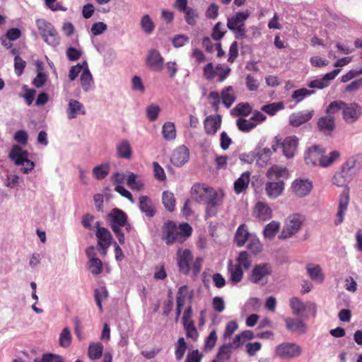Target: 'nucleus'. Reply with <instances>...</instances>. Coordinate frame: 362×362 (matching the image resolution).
I'll use <instances>...</instances> for the list:
<instances>
[{"mask_svg": "<svg viewBox=\"0 0 362 362\" xmlns=\"http://www.w3.org/2000/svg\"><path fill=\"white\" fill-rule=\"evenodd\" d=\"M217 70L211 62L206 64L203 68L204 77L207 80H213L216 76Z\"/></svg>", "mask_w": 362, "mask_h": 362, "instance_id": "680f3d73", "label": "nucleus"}, {"mask_svg": "<svg viewBox=\"0 0 362 362\" xmlns=\"http://www.w3.org/2000/svg\"><path fill=\"white\" fill-rule=\"evenodd\" d=\"M185 19L186 22L190 25L196 24V19L198 16L197 12L192 8H188L184 12Z\"/></svg>", "mask_w": 362, "mask_h": 362, "instance_id": "338daca9", "label": "nucleus"}, {"mask_svg": "<svg viewBox=\"0 0 362 362\" xmlns=\"http://www.w3.org/2000/svg\"><path fill=\"white\" fill-rule=\"evenodd\" d=\"M310 309L296 298V332L304 334L307 331L305 322L309 318Z\"/></svg>", "mask_w": 362, "mask_h": 362, "instance_id": "0eeeda50", "label": "nucleus"}, {"mask_svg": "<svg viewBox=\"0 0 362 362\" xmlns=\"http://www.w3.org/2000/svg\"><path fill=\"white\" fill-rule=\"evenodd\" d=\"M314 113V110H305L296 113V127L310 121Z\"/></svg>", "mask_w": 362, "mask_h": 362, "instance_id": "49530a36", "label": "nucleus"}, {"mask_svg": "<svg viewBox=\"0 0 362 362\" xmlns=\"http://www.w3.org/2000/svg\"><path fill=\"white\" fill-rule=\"evenodd\" d=\"M238 115L247 116L252 112V107L248 103H239L234 108Z\"/></svg>", "mask_w": 362, "mask_h": 362, "instance_id": "774afa93", "label": "nucleus"}, {"mask_svg": "<svg viewBox=\"0 0 362 362\" xmlns=\"http://www.w3.org/2000/svg\"><path fill=\"white\" fill-rule=\"evenodd\" d=\"M325 149L317 145L310 147L305 153V160L308 165H317L326 168L333 163L337 159L340 154L338 151H332L329 156L325 155Z\"/></svg>", "mask_w": 362, "mask_h": 362, "instance_id": "f03ea898", "label": "nucleus"}, {"mask_svg": "<svg viewBox=\"0 0 362 362\" xmlns=\"http://www.w3.org/2000/svg\"><path fill=\"white\" fill-rule=\"evenodd\" d=\"M272 150L269 148H264L257 153L256 163L260 167L265 166L270 160Z\"/></svg>", "mask_w": 362, "mask_h": 362, "instance_id": "79ce46f5", "label": "nucleus"}, {"mask_svg": "<svg viewBox=\"0 0 362 362\" xmlns=\"http://www.w3.org/2000/svg\"><path fill=\"white\" fill-rule=\"evenodd\" d=\"M36 25L43 40L48 45L52 47L59 45L60 37L57 30L50 23L44 19H37Z\"/></svg>", "mask_w": 362, "mask_h": 362, "instance_id": "423d86ee", "label": "nucleus"}, {"mask_svg": "<svg viewBox=\"0 0 362 362\" xmlns=\"http://www.w3.org/2000/svg\"><path fill=\"white\" fill-rule=\"evenodd\" d=\"M250 180V173L249 171L243 173L234 183L235 192L237 194H240L245 191L248 187Z\"/></svg>", "mask_w": 362, "mask_h": 362, "instance_id": "72a5a7b5", "label": "nucleus"}, {"mask_svg": "<svg viewBox=\"0 0 362 362\" xmlns=\"http://www.w3.org/2000/svg\"><path fill=\"white\" fill-rule=\"evenodd\" d=\"M94 297L96 304L100 312L103 311L102 301L106 300L108 297V291L105 286H101L95 288L94 291Z\"/></svg>", "mask_w": 362, "mask_h": 362, "instance_id": "37998d69", "label": "nucleus"}, {"mask_svg": "<svg viewBox=\"0 0 362 362\" xmlns=\"http://www.w3.org/2000/svg\"><path fill=\"white\" fill-rule=\"evenodd\" d=\"M146 66L153 71L160 72L164 66V59L157 49H151L146 59Z\"/></svg>", "mask_w": 362, "mask_h": 362, "instance_id": "9d476101", "label": "nucleus"}, {"mask_svg": "<svg viewBox=\"0 0 362 362\" xmlns=\"http://www.w3.org/2000/svg\"><path fill=\"white\" fill-rule=\"evenodd\" d=\"M362 115V107L357 103H346L342 112V117L347 124L356 122Z\"/></svg>", "mask_w": 362, "mask_h": 362, "instance_id": "1a4fd4ad", "label": "nucleus"}, {"mask_svg": "<svg viewBox=\"0 0 362 362\" xmlns=\"http://www.w3.org/2000/svg\"><path fill=\"white\" fill-rule=\"evenodd\" d=\"M83 64L84 65V69L80 76V83L83 90L86 92H88L94 88L93 78L88 69L87 62H83Z\"/></svg>", "mask_w": 362, "mask_h": 362, "instance_id": "6ab92c4d", "label": "nucleus"}, {"mask_svg": "<svg viewBox=\"0 0 362 362\" xmlns=\"http://www.w3.org/2000/svg\"><path fill=\"white\" fill-rule=\"evenodd\" d=\"M317 127L326 136H330L336 127L335 119L333 116H322L318 119Z\"/></svg>", "mask_w": 362, "mask_h": 362, "instance_id": "dca6fc26", "label": "nucleus"}, {"mask_svg": "<svg viewBox=\"0 0 362 362\" xmlns=\"http://www.w3.org/2000/svg\"><path fill=\"white\" fill-rule=\"evenodd\" d=\"M162 202L165 208L168 211H173L175 206V199L173 193L169 191H164L162 195Z\"/></svg>", "mask_w": 362, "mask_h": 362, "instance_id": "a19ab883", "label": "nucleus"}, {"mask_svg": "<svg viewBox=\"0 0 362 362\" xmlns=\"http://www.w3.org/2000/svg\"><path fill=\"white\" fill-rule=\"evenodd\" d=\"M137 175L132 172H129L127 185L133 190L141 191L144 183L141 180H137Z\"/></svg>", "mask_w": 362, "mask_h": 362, "instance_id": "a18cd8bd", "label": "nucleus"}, {"mask_svg": "<svg viewBox=\"0 0 362 362\" xmlns=\"http://www.w3.org/2000/svg\"><path fill=\"white\" fill-rule=\"evenodd\" d=\"M280 228V223L278 221H273L268 223L264 228L263 235L264 239L271 240L278 233Z\"/></svg>", "mask_w": 362, "mask_h": 362, "instance_id": "e433bc0d", "label": "nucleus"}, {"mask_svg": "<svg viewBox=\"0 0 362 362\" xmlns=\"http://www.w3.org/2000/svg\"><path fill=\"white\" fill-rule=\"evenodd\" d=\"M208 99L215 112H218L221 103V97L218 92L211 91L208 95Z\"/></svg>", "mask_w": 362, "mask_h": 362, "instance_id": "e2e57ef3", "label": "nucleus"}, {"mask_svg": "<svg viewBox=\"0 0 362 362\" xmlns=\"http://www.w3.org/2000/svg\"><path fill=\"white\" fill-rule=\"evenodd\" d=\"M272 272V269L269 264L260 263L253 267L249 279L253 284L264 285L267 283Z\"/></svg>", "mask_w": 362, "mask_h": 362, "instance_id": "6e6552de", "label": "nucleus"}, {"mask_svg": "<svg viewBox=\"0 0 362 362\" xmlns=\"http://www.w3.org/2000/svg\"><path fill=\"white\" fill-rule=\"evenodd\" d=\"M267 177L269 180L279 179L280 177H288V173L286 168L279 167L277 165H274L270 168L266 174Z\"/></svg>", "mask_w": 362, "mask_h": 362, "instance_id": "4c0bfd02", "label": "nucleus"}, {"mask_svg": "<svg viewBox=\"0 0 362 362\" xmlns=\"http://www.w3.org/2000/svg\"><path fill=\"white\" fill-rule=\"evenodd\" d=\"M284 188L283 181L269 182L266 184L265 191L270 198H276L281 194Z\"/></svg>", "mask_w": 362, "mask_h": 362, "instance_id": "cd10ccee", "label": "nucleus"}, {"mask_svg": "<svg viewBox=\"0 0 362 362\" xmlns=\"http://www.w3.org/2000/svg\"><path fill=\"white\" fill-rule=\"evenodd\" d=\"M67 117L69 119L77 117L78 115H86V110L83 105L79 101L71 99L66 110Z\"/></svg>", "mask_w": 362, "mask_h": 362, "instance_id": "4be33fe9", "label": "nucleus"}, {"mask_svg": "<svg viewBox=\"0 0 362 362\" xmlns=\"http://www.w3.org/2000/svg\"><path fill=\"white\" fill-rule=\"evenodd\" d=\"M192 228L188 223L179 226L172 221L165 222L161 229V238L167 245L175 243H182L192 234Z\"/></svg>", "mask_w": 362, "mask_h": 362, "instance_id": "f257e3e1", "label": "nucleus"}, {"mask_svg": "<svg viewBox=\"0 0 362 362\" xmlns=\"http://www.w3.org/2000/svg\"><path fill=\"white\" fill-rule=\"evenodd\" d=\"M236 260L237 263L235 264L241 269H248L251 265L250 255L246 251L240 252Z\"/></svg>", "mask_w": 362, "mask_h": 362, "instance_id": "3c124183", "label": "nucleus"}, {"mask_svg": "<svg viewBox=\"0 0 362 362\" xmlns=\"http://www.w3.org/2000/svg\"><path fill=\"white\" fill-rule=\"evenodd\" d=\"M175 355L177 361H181L187 350V344L184 337H180L175 343Z\"/></svg>", "mask_w": 362, "mask_h": 362, "instance_id": "de8ad7c7", "label": "nucleus"}, {"mask_svg": "<svg viewBox=\"0 0 362 362\" xmlns=\"http://www.w3.org/2000/svg\"><path fill=\"white\" fill-rule=\"evenodd\" d=\"M193 296V291H190L187 286H182L179 288L176 298L177 307H183L185 301L189 300H192Z\"/></svg>", "mask_w": 362, "mask_h": 362, "instance_id": "c85d7f7f", "label": "nucleus"}, {"mask_svg": "<svg viewBox=\"0 0 362 362\" xmlns=\"http://www.w3.org/2000/svg\"><path fill=\"white\" fill-rule=\"evenodd\" d=\"M189 158V149L184 145L177 147L173 153L171 163L176 167H182Z\"/></svg>", "mask_w": 362, "mask_h": 362, "instance_id": "4468645a", "label": "nucleus"}, {"mask_svg": "<svg viewBox=\"0 0 362 362\" xmlns=\"http://www.w3.org/2000/svg\"><path fill=\"white\" fill-rule=\"evenodd\" d=\"M346 106V103L342 100H334L332 102L326 109V113L328 116H332L333 115L342 111L344 107Z\"/></svg>", "mask_w": 362, "mask_h": 362, "instance_id": "8fccbe9b", "label": "nucleus"}, {"mask_svg": "<svg viewBox=\"0 0 362 362\" xmlns=\"http://www.w3.org/2000/svg\"><path fill=\"white\" fill-rule=\"evenodd\" d=\"M228 272L230 276V280L233 284L239 283L243 276V269L233 264L232 261H229L228 264Z\"/></svg>", "mask_w": 362, "mask_h": 362, "instance_id": "7c9ffc66", "label": "nucleus"}, {"mask_svg": "<svg viewBox=\"0 0 362 362\" xmlns=\"http://www.w3.org/2000/svg\"><path fill=\"white\" fill-rule=\"evenodd\" d=\"M224 197L225 193L221 189H215L213 188L204 203L206 204V218L216 216L218 209L222 206Z\"/></svg>", "mask_w": 362, "mask_h": 362, "instance_id": "39448f33", "label": "nucleus"}, {"mask_svg": "<svg viewBox=\"0 0 362 362\" xmlns=\"http://www.w3.org/2000/svg\"><path fill=\"white\" fill-rule=\"evenodd\" d=\"M340 72L339 69H336L331 72L326 74L322 78L315 79L308 83V86L310 88L322 89L327 87L332 80H333Z\"/></svg>", "mask_w": 362, "mask_h": 362, "instance_id": "2eb2a0df", "label": "nucleus"}, {"mask_svg": "<svg viewBox=\"0 0 362 362\" xmlns=\"http://www.w3.org/2000/svg\"><path fill=\"white\" fill-rule=\"evenodd\" d=\"M177 264L179 270L183 274H188L191 269V264L192 262V254L188 249H179L177 252Z\"/></svg>", "mask_w": 362, "mask_h": 362, "instance_id": "9b49d317", "label": "nucleus"}, {"mask_svg": "<svg viewBox=\"0 0 362 362\" xmlns=\"http://www.w3.org/2000/svg\"><path fill=\"white\" fill-rule=\"evenodd\" d=\"M117 153L118 157L125 159H129L132 155V150L129 142L124 139L117 145Z\"/></svg>", "mask_w": 362, "mask_h": 362, "instance_id": "2f4dec72", "label": "nucleus"}, {"mask_svg": "<svg viewBox=\"0 0 362 362\" xmlns=\"http://www.w3.org/2000/svg\"><path fill=\"white\" fill-rule=\"evenodd\" d=\"M306 270L312 281L319 284L324 282L325 277L320 265L308 264Z\"/></svg>", "mask_w": 362, "mask_h": 362, "instance_id": "393cba45", "label": "nucleus"}, {"mask_svg": "<svg viewBox=\"0 0 362 362\" xmlns=\"http://www.w3.org/2000/svg\"><path fill=\"white\" fill-rule=\"evenodd\" d=\"M109 173V165L108 164H103L98 166H96L93 170V174L95 177L98 180H100L104 178Z\"/></svg>", "mask_w": 362, "mask_h": 362, "instance_id": "13d9d810", "label": "nucleus"}, {"mask_svg": "<svg viewBox=\"0 0 362 362\" xmlns=\"http://www.w3.org/2000/svg\"><path fill=\"white\" fill-rule=\"evenodd\" d=\"M276 354L284 358H290L294 356V344L283 343L276 348Z\"/></svg>", "mask_w": 362, "mask_h": 362, "instance_id": "473e14b6", "label": "nucleus"}, {"mask_svg": "<svg viewBox=\"0 0 362 362\" xmlns=\"http://www.w3.org/2000/svg\"><path fill=\"white\" fill-rule=\"evenodd\" d=\"M284 108V104L282 102L274 103L268 105H263L261 107V110L266 112L269 115H274L279 110Z\"/></svg>", "mask_w": 362, "mask_h": 362, "instance_id": "864d4df0", "label": "nucleus"}, {"mask_svg": "<svg viewBox=\"0 0 362 362\" xmlns=\"http://www.w3.org/2000/svg\"><path fill=\"white\" fill-rule=\"evenodd\" d=\"M162 134L165 140H173L176 137V129L174 123L165 122L163 125Z\"/></svg>", "mask_w": 362, "mask_h": 362, "instance_id": "c03bdc74", "label": "nucleus"}, {"mask_svg": "<svg viewBox=\"0 0 362 362\" xmlns=\"http://www.w3.org/2000/svg\"><path fill=\"white\" fill-rule=\"evenodd\" d=\"M139 207L141 212L148 218H152L156 214L153 201L148 196L143 195L139 197Z\"/></svg>", "mask_w": 362, "mask_h": 362, "instance_id": "5701e85b", "label": "nucleus"}, {"mask_svg": "<svg viewBox=\"0 0 362 362\" xmlns=\"http://www.w3.org/2000/svg\"><path fill=\"white\" fill-rule=\"evenodd\" d=\"M281 148L283 154L287 158H291L294 156V136H289L281 140Z\"/></svg>", "mask_w": 362, "mask_h": 362, "instance_id": "f704fd0d", "label": "nucleus"}, {"mask_svg": "<svg viewBox=\"0 0 362 362\" xmlns=\"http://www.w3.org/2000/svg\"><path fill=\"white\" fill-rule=\"evenodd\" d=\"M9 157L17 165H21V171L25 174L31 172L35 166L33 161L28 158V153L19 146H14L11 148Z\"/></svg>", "mask_w": 362, "mask_h": 362, "instance_id": "20e7f679", "label": "nucleus"}, {"mask_svg": "<svg viewBox=\"0 0 362 362\" xmlns=\"http://www.w3.org/2000/svg\"><path fill=\"white\" fill-rule=\"evenodd\" d=\"M217 70L216 76H218L217 81L218 82L223 81L229 75L230 72V68L228 66H224L221 64H218L216 66Z\"/></svg>", "mask_w": 362, "mask_h": 362, "instance_id": "052dcab7", "label": "nucleus"}, {"mask_svg": "<svg viewBox=\"0 0 362 362\" xmlns=\"http://www.w3.org/2000/svg\"><path fill=\"white\" fill-rule=\"evenodd\" d=\"M255 216L261 221H267L272 216V211L269 205L263 202H258L254 209Z\"/></svg>", "mask_w": 362, "mask_h": 362, "instance_id": "aec40b11", "label": "nucleus"}, {"mask_svg": "<svg viewBox=\"0 0 362 362\" xmlns=\"http://www.w3.org/2000/svg\"><path fill=\"white\" fill-rule=\"evenodd\" d=\"M223 104L229 108L235 100V95L232 86H227L223 88L221 93Z\"/></svg>", "mask_w": 362, "mask_h": 362, "instance_id": "c9c22d12", "label": "nucleus"}, {"mask_svg": "<svg viewBox=\"0 0 362 362\" xmlns=\"http://www.w3.org/2000/svg\"><path fill=\"white\" fill-rule=\"evenodd\" d=\"M250 15V12L247 10L243 12H237L228 18L227 27L234 33L235 38L243 39L246 37L245 22Z\"/></svg>", "mask_w": 362, "mask_h": 362, "instance_id": "7ed1b4c3", "label": "nucleus"}, {"mask_svg": "<svg viewBox=\"0 0 362 362\" xmlns=\"http://www.w3.org/2000/svg\"><path fill=\"white\" fill-rule=\"evenodd\" d=\"M349 202V196L347 191L344 190L339 198L338 210L337 213V220L335 224L339 225L344 221V216L347 211V206Z\"/></svg>", "mask_w": 362, "mask_h": 362, "instance_id": "a211bd4d", "label": "nucleus"}, {"mask_svg": "<svg viewBox=\"0 0 362 362\" xmlns=\"http://www.w3.org/2000/svg\"><path fill=\"white\" fill-rule=\"evenodd\" d=\"M204 124L206 133L214 135L221 127V117L220 115L209 116L204 119Z\"/></svg>", "mask_w": 362, "mask_h": 362, "instance_id": "b1692460", "label": "nucleus"}, {"mask_svg": "<svg viewBox=\"0 0 362 362\" xmlns=\"http://www.w3.org/2000/svg\"><path fill=\"white\" fill-rule=\"evenodd\" d=\"M71 334L68 327H64L59 334V343L62 347L67 348L71 344Z\"/></svg>", "mask_w": 362, "mask_h": 362, "instance_id": "603ef678", "label": "nucleus"}, {"mask_svg": "<svg viewBox=\"0 0 362 362\" xmlns=\"http://www.w3.org/2000/svg\"><path fill=\"white\" fill-rule=\"evenodd\" d=\"M247 242V250L252 254L257 255L262 252V245L258 237L255 233L252 234Z\"/></svg>", "mask_w": 362, "mask_h": 362, "instance_id": "ea45409f", "label": "nucleus"}, {"mask_svg": "<svg viewBox=\"0 0 362 362\" xmlns=\"http://www.w3.org/2000/svg\"><path fill=\"white\" fill-rule=\"evenodd\" d=\"M246 341H245V339H243V337L241 336V333H240L235 337L232 343L230 344L228 346H222L220 349L219 354H223L225 351H226L229 347H231L233 349H237L240 345L243 344Z\"/></svg>", "mask_w": 362, "mask_h": 362, "instance_id": "bf43d9fd", "label": "nucleus"}, {"mask_svg": "<svg viewBox=\"0 0 362 362\" xmlns=\"http://www.w3.org/2000/svg\"><path fill=\"white\" fill-rule=\"evenodd\" d=\"M252 233L248 231L245 224H241L236 230L234 241L238 247H243L249 240Z\"/></svg>", "mask_w": 362, "mask_h": 362, "instance_id": "a878e982", "label": "nucleus"}, {"mask_svg": "<svg viewBox=\"0 0 362 362\" xmlns=\"http://www.w3.org/2000/svg\"><path fill=\"white\" fill-rule=\"evenodd\" d=\"M313 187V182L308 179H296V197L308 196Z\"/></svg>", "mask_w": 362, "mask_h": 362, "instance_id": "412c9836", "label": "nucleus"}, {"mask_svg": "<svg viewBox=\"0 0 362 362\" xmlns=\"http://www.w3.org/2000/svg\"><path fill=\"white\" fill-rule=\"evenodd\" d=\"M95 226L98 246L110 247L112 239L110 232L107 228L101 227L99 221L96 222Z\"/></svg>", "mask_w": 362, "mask_h": 362, "instance_id": "f3484780", "label": "nucleus"}, {"mask_svg": "<svg viewBox=\"0 0 362 362\" xmlns=\"http://www.w3.org/2000/svg\"><path fill=\"white\" fill-rule=\"evenodd\" d=\"M184 329L186 332L187 338L192 339L193 341H196L199 337V333L194 325V322L185 323L183 324Z\"/></svg>", "mask_w": 362, "mask_h": 362, "instance_id": "4d7b16f0", "label": "nucleus"}, {"mask_svg": "<svg viewBox=\"0 0 362 362\" xmlns=\"http://www.w3.org/2000/svg\"><path fill=\"white\" fill-rule=\"evenodd\" d=\"M62 356L54 354H44L42 358H35L34 362H60Z\"/></svg>", "mask_w": 362, "mask_h": 362, "instance_id": "69168bd1", "label": "nucleus"}, {"mask_svg": "<svg viewBox=\"0 0 362 362\" xmlns=\"http://www.w3.org/2000/svg\"><path fill=\"white\" fill-rule=\"evenodd\" d=\"M23 89L25 91L24 94H21L20 96L23 98L28 105H30L34 100L36 91L34 89H30L26 85L23 86Z\"/></svg>", "mask_w": 362, "mask_h": 362, "instance_id": "0e129e2a", "label": "nucleus"}, {"mask_svg": "<svg viewBox=\"0 0 362 362\" xmlns=\"http://www.w3.org/2000/svg\"><path fill=\"white\" fill-rule=\"evenodd\" d=\"M107 221L110 224L112 230L121 228L125 226L127 216L122 210L115 208L108 214Z\"/></svg>", "mask_w": 362, "mask_h": 362, "instance_id": "f8f14e48", "label": "nucleus"}, {"mask_svg": "<svg viewBox=\"0 0 362 362\" xmlns=\"http://www.w3.org/2000/svg\"><path fill=\"white\" fill-rule=\"evenodd\" d=\"M88 268L93 275H99L103 272V262L100 259L88 261Z\"/></svg>", "mask_w": 362, "mask_h": 362, "instance_id": "6e6d98bb", "label": "nucleus"}, {"mask_svg": "<svg viewBox=\"0 0 362 362\" xmlns=\"http://www.w3.org/2000/svg\"><path fill=\"white\" fill-rule=\"evenodd\" d=\"M236 124L239 130L244 132H248L257 126V123L252 121L250 118L246 119L242 117L238 118L236 120Z\"/></svg>", "mask_w": 362, "mask_h": 362, "instance_id": "09e8293b", "label": "nucleus"}, {"mask_svg": "<svg viewBox=\"0 0 362 362\" xmlns=\"http://www.w3.org/2000/svg\"><path fill=\"white\" fill-rule=\"evenodd\" d=\"M160 112V107L154 103L147 106L146 109V117L151 122L156 120Z\"/></svg>", "mask_w": 362, "mask_h": 362, "instance_id": "5fc2aeb1", "label": "nucleus"}, {"mask_svg": "<svg viewBox=\"0 0 362 362\" xmlns=\"http://www.w3.org/2000/svg\"><path fill=\"white\" fill-rule=\"evenodd\" d=\"M103 346L100 342L90 343L88 346V354L90 359L98 360L103 354Z\"/></svg>", "mask_w": 362, "mask_h": 362, "instance_id": "58836bf2", "label": "nucleus"}, {"mask_svg": "<svg viewBox=\"0 0 362 362\" xmlns=\"http://www.w3.org/2000/svg\"><path fill=\"white\" fill-rule=\"evenodd\" d=\"M139 25L142 32L147 35H151L156 28V25L148 14L141 16Z\"/></svg>", "mask_w": 362, "mask_h": 362, "instance_id": "c756f323", "label": "nucleus"}, {"mask_svg": "<svg viewBox=\"0 0 362 362\" xmlns=\"http://www.w3.org/2000/svg\"><path fill=\"white\" fill-rule=\"evenodd\" d=\"M212 189L213 187L205 184L197 183L192 186L191 194L197 202L204 204Z\"/></svg>", "mask_w": 362, "mask_h": 362, "instance_id": "ddd939ff", "label": "nucleus"}, {"mask_svg": "<svg viewBox=\"0 0 362 362\" xmlns=\"http://www.w3.org/2000/svg\"><path fill=\"white\" fill-rule=\"evenodd\" d=\"M352 180V173L341 168V170L334 174L332 182L333 184L338 187H343L346 186Z\"/></svg>", "mask_w": 362, "mask_h": 362, "instance_id": "bb28decb", "label": "nucleus"}]
</instances>
